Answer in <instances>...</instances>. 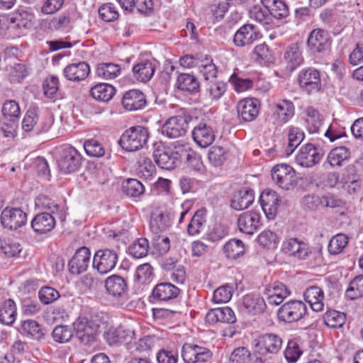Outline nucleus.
Segmentation results:
<instances>
[{
	"instance_id": "35",
	"label": "nucleus",
	"mask_w": 363,
	"mask_h": 363,
	"mask_svg": "<svg viewBox=\"0 0 363 363\" xmlns=\"http://www.w3.org/2000/svg\"><path fill=\"white\" fill-rule=\"evenodd\" d=\"M91 96L97 101L107 102L110 101L116 94L113 86L106 83H99L91 89Z\"/></svg>"
},
{
	"instance_id": "9",
	"label": "nucleus",
	"mask_w": 363,
	"mask_h": 363,
	"mask_svg": "<svg viewBox=\"0 0 363 363\" xmlns=\"http://www.w3.org/2000/svg\"><path fill=\"white\" fill-rule=\"evenodd\" d=\"M271 176L276 185L282 189L289 190L295 184L296 172L289 164L275 165L272 169Z\"/></svg>"
},
{
	"instance_id": "36",
	"label": "nucleus",
	"mask_w": 363,
	"mask_h": 363,
	"mask_svg": "<svg viewBox=\"0 0 363 363\" xmlns=\"http://www.w3.org/2000/svg\"><path fill=\"white\" fill-rule=\"evenodd\" d=\"M276 113L279 122L286 123L289 121L295 113V107L292 101L287 99L278 101L275 104Z\"/></svg>"
},
{
	"instance_id": "15",
	"label": "nucleus",
	"mask_w": 363,
	"mask_h": 363,
	"mask_svg": "<svg viewBox=\"0 0 363 363\" xmlns=\"http://www.w3.org/2000/svg\"><path fill=\"white\" fill-rule=\"evenodd\" d=\"M181 290L169 282L157 284L152 289L151 298L159 303H168L175 300Z\"/></svg>"
},
{
	"instance_id": "47",
	"label": "nucleus",
	"mask_w": 363,
	"mask_h": 363,
	"mask_svg": "<svg viewBox=\"0 0 363 363\" xmlns=\"http://www.w3.org/2000/svg\"><path fill=\"white\" fill-rule=\"evenodd\" d=\"M96 73L104 79H114L120 74L121 67L114 63H100L97 65Z\"/></svg>"
},
{
	"instance_id": "14",
	"label": "nucleus",
	"mask_w": 363,
	"mask_h": 363,
	"mask_svg": "<svg viewBox=\"0 0 363 363\" xmlns=\"http://www.w3.org/2000/svg\"><path fill=\"white\" fill-rule=\"evenodd\" d=\"M323 157L320 150L312 143L303 145L296 157V162L303 167H311L318 164Z\"/></svg>"
},
{
	"instance_id": "50",
	"label": "nucleus",
	"mask_w": 363,
	"mask_h": 363,
	"mask_svg": "<svg viewBox=\"0 0 363 363\" xmlns=\"http://www.w3.org/2000/svg\"><path fill=\"white\" fill-rule=\"evenodd\" d=\"M303 351L299 345V340H289L284 351V357L289 363H295L298 361Z\"/></svg>"
},
{
	"instance_id": "56",
	"label": "nucleus",
	"mask_w": 363,
	"mask_h": 363,
	"mask_svg": "<svg viewBox=\"0 0 363 363\" xmlns=\"http://www.w3.org/2000/svg\"><path fill=\"white\" fill-rule=\"evenodd\" d=\"M21 251L19 243L13 242L9 238H0V254L7 257H15Z\"/></svg>"
},
{
	"instance_id": "58",
	"label": "nucleus",
	"mask_w": 363,
	"mask_h": 363,
	"mask_svg": "<svg viewBox=\"0 0 363 363\" xmlns=\"http://www.w3.org/2000/svg\"><path fill=\"white\" fill-rule=\"evenodd\" d=\"M59 86L60 81L57 77H48L43 84L44 94L50 99L57 98Z\"/></svg>"
},
{
	"instance_id": "64",
	"label": "nucleus",
	"mask_w": 363,
	"mask_h": 363,
	"mask_svg": "<svg viewBox=\"0 0 363 363\" xmlns=\"http://www.w3.org/2000/svg\"><path fill=\"white\" fill-rule=\"evenodd\" d=\"M135 276L138 281L146 284L154 277L153 268L149 263L140 264L137 267Z\"/></svg>"
},
{
	"instance_id": "5",
	"label": "nucleus",
	"mask_w": 363,
	"mask_h": 363,
	"mask_svg": "<svg viewBox=\"0 0 363 363\" xmlns=\"http://www.w3.org/2000/svg\"><path fill=\"white\" fill-rule=\"evenodd\" d=\"M182 357L185 363H207L211 361L213 352L206 347L193 343H184Z\"/></svg>"
},
{
	"instance_id": "46",
	"label": "nucleus",
	"mask_w": 363,
	"mask_h": 363,
	"mask_svg": "<svg viewBox=\"0 0 363 363\" xmlns=\"http://www.w3.org/2000/svg\"><path fill=\"white\" fill-rule=\"evenodd\" d=\"M123 192L129 197H139L145 192L144 185L136 179H128L122 184Z\"/></svg>"
},
{
	"instance_id": "21",
	"label": "nucleus",
	"mask_w": 363,
	"mask_h": 363,
	"mask_svg": "<svg viewBox=\"0 0 363 363\" xmlns=\"http://www.w3.org/2000/svg\"><path fill=\"white\" fill-rule=\"evenodd\" d=\"M191 134L195 143L201 147H208L215 140L213 128L211 125L203 122H201L196 125Z\"/></svg>"
},
{
	"instance_id": "48",
	"label": "nucleus",
	"mask_w": 363,
	"mask_h": 363,
	"mask_svg": "<svg viewBox=\"0 0 363 363\" xmlns=\"http://www.w3.org/2000/svg\"><path fill=\"white\" fill-rule=\"evenodd\" d=\"M345 296L350 300L363 297V275L357 276L350 281Z\"/></svg>"
},
{
	"instance_id": "42",
	"label": "nucleus",
	"mask_w": 363,
	"mask_h": 363,
	"mask_svg": "<svg viewBox=\"0 0 363 363\" xmlns=\"http://www.w3.org/2000/svg\"><path fill=\"white\" fill-rule=\"evenodd\" d=\"M186 150H184V152H180L179 154L184 156V160L186 161L188 167L195 172L200 173L203 172L205 167L201 156L191 147H187L186 146Z\"/></svg>"
},
{
	"instance_id": "8",
	"label": "nucleus",
	"mask_w": 363,
	"mask_h": 363,
	"mask_svg": "<svg viewBox=\"0 0 363 363\" xmlns=\"http://www.w3.org/2000/svg\"><path fill=\"white\" fill-rule=\"evenodd\" d=\"M331 43L329 33L323 28L312 30L307 39V46L313 53H328L330 50Z\"/></svg>"
},
{
	"instance_id": "28",
	"label": "nucleus",
	"mask_w": 363,
	"mask_h": 363,
	"mask_svg": "<svg viewBox=\"0 0 363 363\" xmlns=\"http://www.w3.org/2000/svg\"><path fill=\"white\" fill-rule=\"evenodd\" d=\"M206 320L212 325L218 322L231 324L236 321V317L230 307L225 306L209 310L206 315Z\"/></svg>"
},
{
	"instance_id": "49",
	"label": "nucleus",
	"mask_w": 363,
	"mask_h": 363,
	"mask_svg": "<svg viewBox=\"0 0 363 363\" xmlns=\"http://www.w3.org/2000/svg\"><path fill=\"white\" fill-rule=\"evenodd\" d=\"M346 317L345 313L337 311H328L323 315L325 324L331 328H342L345 323Z\"/></svg>"
},
{
	"instance_id": "43",
	"label": "nucleus",
	"mask_w": 363,
	"mask_h": 363,
	"mask_svg": "<svg viewBox=\"0 0 363 363\" xmlns=\"http://www.w3.org/2000/svg\"><path fill=\"white\" fill-rule=\"evenodd\" d=\"M305 138L303 131L295 126H290L288 131L289 143L286 148L288 155H291L295 149L301 144Z\"/></svg>"
},
{
	"instance_id": "37",
	"label": "nucleus",
	"mask_w": 363,
	"mask_h": 363,
	"mask_svg": "<svg viewBox=\"0 0 363 363\" xmlns=\"http://www.w3.org/2000/svg\"><path fill=\"white\" fill-rule=\"evenodd\" d=\"M177 85L179 89L193 94L199 92L200 89V83L198 79L189 74H179L177 77Z\"/></svg>"
},
{
	"instance_id": "24",
	"label": "nucleus",
	"mask_w": 363,
	"mask_h": 363,
	"mask_svg": "<svg viewBox=\"0 0 363 363\" xmlns=\"http://www.w3.org/2000/svg\"><path fill=\"white\" fill-rule=\"evenodd\" d=\"M123 108L130 111L143 109L146 106L145 94L139 89H130L125 92L121 101Z\"/></svg>"
},
{
	"instance_id": "33",
	"label": "nucleus",
	"mask_w": 363,
	"mask_h": 363,
	"mask_svg": "<svg viewBox=\"0 0 363 363\" xmlns=\"http://www.w3.org/2000/svg\"><path fill=\"white\" fill-rule=\"evenodd\" d=\"M284 57L290 71L294 70L303 62L301 48L297 43H291L286 48Z\"/></svg>"
},
{
	"instance_id": "25",
	"label": "nucleus",
	"mask_w": 363,
	"mask_h": 363,
	"mask_svg": "<svg viewBox=\"0 0 363 363\" xmlns=\"http://www.w3.org/2000/svg\"><path fill=\"white\" fill-rule=\"evenodd\" d=\"M57 214L48 212L38 213L31 221L33 230L39 234L50 232L56 225L55 215Z\"/></svg>"
},
{
	"instance_id": "23",
	"label": "nucleus",
	"mask_w": 363,
	"mask_h": 363,
	"mask_svg": "<svg viewBox=\"0 0 363 363\" xmlns=\"http://www.w3.org/2000/svg\"><path fill=\"white\" fill-rule=\"evenodd\" d=\"M260 214L255 211L242 213L238 220L239 230L245 234H253L260 225Z\"/></svg>"
},
{
	"instance_id": "10",
	"label": "nucleus",
	"mask_w": 363,
	"mask_h": 363,
	"mask_svg": "<svg viewBox=\"0 0 363 363\" xmlns=\"http://www.w3.org/2000/svg\"><path fill=\"white\" fill-rule=\"evenodd\" d=\"M1 223L9 230H17L27 221V214L19 208H5L1 213Z\"/></svg>"
},
{
	"instance_id": "30",
	"label": "nucleus",
	"mask_w": 363,
	"mask_h": 363,
	"mask_svg": "<svg viewBox=\"0 0 363 363\" xmlns=\"http://www.w3.org/2000/svg\"><path fill=\"white\" fill-rule=\"evenodd\" d=\"M254 191L250 188H242L235 192L231 200V207L236 211L248 208L254 201Z\"/></svg>"
},
{
	"instance_id": "11",
	"label": "nucleus",
	"mask_w": 363,
	"mask_h": 363,
	"mask_svg": "<svg viewBox=\"0 0 363 363\" xmlns=\"http://www.w3.org/2000/svg\"><path fill=\"white\" fill-rule=\"evenodd\" d=\"M178 152H173L169 147L162 145H155L152 156L155 163L163 169L171 170L174 169L179 161L177 159Z\"/></svg>"
},
{
	"instance_id": "57",
	"label": "nucleus",
	"mask_w": 363,
	"mask_h": 363,
	"mask_svg": "<svg viewBox=\"0 0 363 363\" xmlns=\"http://www.w3.org/2000/svg\"><path fill=\"white\" fill-rule=\"evenodd\" d=\"M257 240L262 247L267 249L277 248L279 242L277 234L269 230L262 231Z\"/></svg>"
},
{
	"instance_id": "45",
	"label": "nucleus",
	"mask_w": 363,
	"mask_h": 363,
	"mask_svg": "<svg viewBox=\"0 0 363 363\" xmlns=\"http://www.w3.org/2000/svg\"><path fill=\"white\" fill-rule=\"evenodd\" d=\"M350 157L349 148L340 146L333 148L328 155V162L332 167L340 166L342 162L348 160Z\"/></svg>"
},
{
	"instance_id": "20",
	"label": "nucleus",
	"mask_w": 363,
	"mask_h": 363,
	"mask_svg": "<svg viewBox=\"0 0 363 363\" xmlns=\"http://www.w3.org/2000/svg\"><path fill=\"white\" fill-rule=\"evenodd\" d=\"M264 294L267 296L269 304L278 306L289 296L290 291L286 285L279 281H275L267 285L264 289Z\"/></svg>"
},
{
	"instance_id": "62",
	"label": "nucleus",
	"mask_w": 363,
	"mask_h": 363,
	"mask_svg": "<svg viewBox=\"0 0 363 363\" xmlns=\"http://www.w3.org/2000/svg\"><path fill=\"white\" fill-rule=\"evenodd\" d=\"M52 336L55 342H68L73 336V331L68 325H57L52 330Z\"/></svg>"
},
{
	"instance_id": "34",
	"label": "nucleus",
	"mask_w": 363,
	"mask_h": 363,
	"mask_svg": "<svg viewBox=\"0 0 363 363\" xmlns=\"http://www.w3.org/2000/svg\"><path fill=\"white\" fill-rule=\"evenodd\" d=\"M257 345L269 353L277 354L281 347L282 340L276 334L266 333L259 337Z\"/></svg>"
},
{
	"instance_id": "12",
	"label": "nucleus",
	"mask_w": 363,
	"mask_h": 363,
	"mask_svg": "<svg viewBox=\"0 0 363 363\" xmlns=\"http://www.w3.org/2000/svg\"><path fill=\"white\" fill-rule=\"evenodd\" d=\"M262 37L259 30L254 25H242L235 33L233 43L236 47L249 46Z\"/></svg>"
},
{
	"instance_id": "29",
	"label": "nucleus",
	"mask_w": 363,
	"mask_h": 363,
	"mask_svg": "<svg viewBox=\"0 0 363 363\" xmlns=\"http://www.w3.org/2000/svg\"><path fill=\"white\" fill-rule=\"evenodd\" d=\"M171 226L169 214L166 211H155L151 213L150 228L155 234L167 230Z\"/></svg>"
},
{
	"instance_id": "55",
	"label": "nucleus",
	"mask_w": 363,
	"mask_h": 363,
	"mask_svg": "<svg viewBox=\"0 0 363 363\" xmlns=\"http://www.w3.org/2000/svg\"><path fill=\"white\" fill-rule=\"evenodd\" d=\"M348 244V237L345 234H337L333 236L328 244V252L331 255H338Z\"/></svg>"
},
{
	"instance_id": "53",
	"label": "nucleus",
	"mask_w": 363,
	"mask_h": 363,
	"mask_svg": "<svg viewBox=\"0 0 363 363\" xmlns=\"http://www.w3.org/2000/svg\"><path fill=\"white\" fill-rule=\"evenodd\" d=\"M149 248L148 240L146 238H138L129 247L128 253L135 258H142L147 255Z\"/></svg>"
},
{
	"instance_id": "52",
	"label": "nucleus",
	"mask_w": 363,
	"mask_h": 363,
	"mask_svg": "<svg viewBox=\"0 0 363 363\" xmlns=\"http://www.w3.org/2000/svg\"><path fill=\"white\" fill-rule=\"evenodd\" d=\"M36 208L43 210L49 211L50 213H58L60 211V206L54 200L48 196L40 194L38 196L35 200Z\"/></svg>"
},
{
	"instance_id": "40",
	"label": "nucleus",
	"mask_w": 363,
	"mask_h": 363,
	"mask_svg": "<svg viewBox=\"0 0 363 363\" xmlns=\"http://www.w3.org/2000/svg\"><path fill=\"white\" fill-rule=\"evenodd\" d=\"M16 307L15 302L11 299L6 300L0 308V322L10 325L16 320Z\"/></svg>"
},
{
	"instance_id": "19",
	"label": "nucleus",
	"mask_w": 363,
	"mask_h": 363,
	"mask_svg": "<svg viewBox=\"0 0 363 363\" xmlns=\"http://www.w3.org/2000/svg\"><path fill=\"white\" fill-rule=\"evenodd\" d=\"M281 250L285 254L298 259H306L311 251L308 245L297 238H289L283 242Z\"/></svg>"
},
{
	"instance_id": "60",
	"label": "nucleus",
	"mask_w": 363,
	"mask_h": 363,
	"mask_svg": "<svg viewBox=\"0 0 363 363\" xmlns=\"http://www.w3.org/2000/svg\"><path fill=\"white\" fill-rule=\"evenodd\" d=\"M22 332L33 337L35 339L39 340L43 336L40 325L37 321L33 320H26L21 323Z\"/></svg>"
},
{
	"instance_id": "44",
	"label": "nucleus",
	"mask_w": 363,
	"mask_h": 363,
	"mask_svg": "<svg viewBox=\"0 0 363 363\" xmlns=\"http://www.w3.org/2000/svg\"><path fill=\"white\" fill-rule=\"evenodd\" d=\"M138 174L146 180L151 179L156 174V168L150 158L141 156L138 160Z\"/></svg>"
},
{
	"instance_id": "38",
	"label": "nucleus",
	"mask_w": 363,
	"mask_h": 363,
	"mask_svg": "<svg viewBox=\"0 0 363 363\" xmlns=\"http://www.w3.org/2000/svg\"><path fill=\"white\" fill-rule=\"evenodd\" d=\"M200 62L198 69L203 79L206 82L215 79L218 75V67L214 64L211 56L204 55Z\"/></svg>"
},
{
	"instance_id": "26",
	"label": "nucleus",
	"mask_w": 363,
	"mask_h": 363,
	"mask_svg": "<svg viewBox=\"0 0 363 363\" xmlns=\"http://www.w3.org/2000/svg\"><path fill=\"white\" fill-rule=\"evenodd\" d=\"M105 288L107 293L115 298H123L128 293L126 280L119 275H111L105 281Z\"/></svg>"
},
{
	"instance_id": "4",
	"label": "nucleus",
	"mask_w": 363,
	"mask_h": 363,
	"mask_svg": "<svg viewBox=\"0 0 363 363\" xmlns=\"http://www.w3.org/2000/svg\"><path fill=\"white\" fill-rule=\"evenodd\" d=\"M307 313V307L301 301H290L284 303L278 310L279 320L285 323H294L302 319Z\"/></svg>"
},
{
	"instance_id": "59",
	"label": "nucleus",
	"mask_w": 363,
	"mask_h": 363,
	"mask_svg": "<svg viewBox=\"0 0 363 363\" xmlns=\"http://www.w3.org/2000/svg\"><path fill=\"white\" fill-rule=\"evenodd\" d=\"M252 57L257 62H270L273 60L272 51L264 43L255 47Z\"/></svg>"
},
{
	"instance_id": "22",
	"label": "nucleus",
	"mask_w": 363,
	"mask_h": 363,
	"mask_svg": "<svg viewBox=\"0 0 363 363\" xmlns=\"http://www.w3.org/2000/svg\"><path fill=\"white\" fill-rule=\"evenodd\" d=\"M90 73V67L81 61L67 65L63 69V76L69 81L79 82L84 80Z\"/></svg>"
},
{
	"instance_id": "6",
	"label": "nucleus",
	"mask_w": 363,
	"mask_h": 363,
	"mask_svg": "<svg viewBox=\"0 0 363 363\" xmlns=\"http://www.w3.org/2000/svg\"><path fill=\"white\" fill-rule=\"evenodd\" d=\"M118 259L114 250L104 248L98 250L93 257V267L101 274H106L113 270Z\"/></svg>"
},
{
	"instance_id": "39",
	"label": "nucleus",
	"mask_w": 363,
	"mask_h": 363,
	"mask_svg": "<svg viewBox=\"0 0 363 363\" xmlns=\"http://www.w3.org/2000/svg\"><path fill=\"white\" fill-rule=\"evenodd\" d=\"M245 246L238 239H230L223 246V252L229 259H235L245 254Z\"/></svg>"
},
{
	"instance_id": "17",
	"label": "nucleus",
	"mask_w": 363,
	"mask_h": 363,
	"mask_svg": "<svg viewBox=\"0 0 363 363\" xmlns=\"http://www.w3.org/2000/svg\"><path fill=\"white\" fill-rule=\"evenodd\" d=\"M259 111V101L256 99H244L237 105V112L240 120L245 122L254 121Z\"/></svg>"
},
{
	"instance_id": "3",
	"label": "nucleus",
	"mask_w": 363,
	"mask_h": 363,
	"mask_svg": "<svg viewBox=\"0 0 363 363\" xmlns=\"http://www.w3.org/2000/svg\"><path fill=\"white\" fill-rule=\"evenodd\" d=\"M81 154L71 145H63L59 150L57 165L61 172L69 174L77 171L82 164Z\"/></svg>"
},
{
	"instance_id": "2",
	"label": "nucleus",
	"mask_w": 363,
	"mask_h": 363,
	"mask_svg": "<svg viewBox=\"0 0 363 363\" xmlns=\"http://www.w3.org/2000/svg\"><path fill=\"white\" fill-rule=\"evenodd\" d=\"M191 116L185 111L170 117L162 126V134L169 138H177L186 135Z\"/></svg>"
},
{
	"instance_id": "61",
	"label": "nucleus",
	"mask_w": 363,
	"mask_h": 363,
	"mask_svg": "<svg viewBox=\"0 0 363 363\" xmlns=\"http://www.w3.org/2000/svg\"><path fill=\"white\" fill-rule=\"evenodd\" d=\"M39 119L40 117L35 109L28 110L22 121V129L25 132L34 130L36 133V128Z\"/></svg>"
},
{
	"instance_id": "32",
	"label": "nucleus",
	"mask_w": 363,
	"mask_h": 363,
	"mask_svg": "<svg viewBox=\"0 0 363 363\" xmlns=\"http://www.w3.org/2000/svg\"><path fill=\"white\" fill-rule=\"evenodd\" d=\"M156 69V64L149 60L138 63L133 67V77L140 82H147L151 79Z\"/></svg>"
},
{
	"instance_id": "54",
	"label": "nucleus",
	"mask_w": 363,
	"mask_h": 363,
	"mask_svg": "<svg viewBox=\"0 0 363 363\" xmlns=\"http://www.w3.org/2000/svg\"><path fill=\"white\" fill-rule=\"evenodd\" d=\"M306 123L310 133H316L318 131L322 124V120L319 112L314 108L310 106L306 108Z\"/></svg>"
},
{
	"instance_id": "18",
	"label": "nucleus",
	"mask_w": 363,
	"mask_h": 363,
	"mask_svg": "<svg viewBox=\"0 0 363 363\" xmlns=\"http://www.w3.org/2000/svg\"><path fill=\"white\" fill-rule=\"evenodd\" d=\"M259 201L266 216L269 219H274L280 202L277 192L271 189L264 190L259 196Z\"/></svg>"
},
{
	"instance_id": "13",
	"label": "nucleus",
	"mask_w": 363,
	"mask_h": 363,
	"mask_svg": "<svg viewBox=\"0 0 363 363\" xmlns=\"http://www.w3.org/2000/svg\"><path fill=\"white\" fill-rule=\"evenodd\" d=\"M91 261V251L84 246L79 248L68 263L69 272L74 275H79L86 272Z\"/></svg>"
},
{
	"instance_id": "1",
	"label": "nucleus",
	"mask_w": 363,
	"mask_h": 363,
	"mask_svg": "<svg viewBox=\"0 0 363 363\" xmlns=\"http://www.w3.org/2000/svg\"><path fill=\"white\" fill-rule=\"evenodd\" d=\"M149 138L148 130L141 125L127 129L119 140L121 147L128 152L137 151L143 148Z\"/></svg>"
},
{
	"instance_id": "7",
	"label": "nucleus",
	"mask_w": 363,
	"mask_h": 363,
	"mask_svg": "<svg viewBox=\"0 0 363 363\" xmlns=\"http://www.w3.org/2000/svg\"><path fill=\"white\" fill-rule=\"evenodd\" d=\"M297 80L301 91L308 95L317 93L321 88L320 72L313 67L301 69Z\"/></svg>"
},
{
	"instance_id": "31",
	"label": "nucleus",
	"mask_w": 363,
	"mask_h": 363,
	"mask_svg": "<svg viewBox=\"0 0 363 363\" xmlns=\"http://www.w3.org/2000/svg\"><path fill=\"white\" fill-rule=\"evenodd\" d=\"M304 299L310 304L313 311L315 312L323 311L324 293L320 287L312 286L307 288L304 292Z\"/></svg>"
},
{
	"instance_id": "27",
	"label": "nucleus",
	"mask_w": 363,
	"mask_h": 363,
	"mask_svg": "<svg viewBox=\"0 0 363 363\" xmlns=\"http://www.w3.org/2000/svg\"><path fill=\"white\" fill-rule=\"evenodd\" d=\"M240 308L245 313L257 315L264 311L266 303L259 295L249 294L243 296Z\"/></svg>"
},
{
	"instance_id": "41",
	"label": "nucleus",
	"mask_w": 363,
	"mask_h": 363,
	"mask_svg": "<svg viewBox=\"0 0 363 363\" xmlns=\"http://www.w3.org/2000/svg\"><path fill=\"white\" fill-rule=\"evenodd\" d=\"M206 223V210L205 208L197 210L187 226L188 234L190 235H198Z\"/></svg>"
},
{
	"instance_id": "63",
	"label": "nucleus",
	"mask_w": 363,
	"mask_h": 363,
	"mask_svg": "<svg viewBox=\"0 0 363 363\" xmlns=\"http://www.w3.org/2000/svg\"><path fill=\"white\" fill-rule=\"evenodd\" d=\"M86 153L94 157H101L104 155L105 150L101 143L94 138L86 140L84 143Z\"/></svg>"
},
{
	"instance_id": "16",
	"label": "nucleus",
	"mask_w": 363,
	"mask_h": 363,
	"mask_svg": "<svg viewBox=\"0 0 363 363\" xmlns=\"http://www.w3.org/2000/svg\"><path fill=\"white\" fill-rule=\"evenodd\" d=\"M99 327V324L89 321L86 317H79L73 323L77 335L84 343H88L95 338Z\"/></svg>"
},
{
	"instance_id": "51",
	"label": "nucleus",
	"mask_w": 363,
	"mask_h": 363,
	"mask_svg": "<svg viewBox=\"0 0 363 363\" xmlns=\"http://www.w3.org/2000/svg\"><path fill=\"white\" fill-rule=\"evenodd\" d=\"M227 90V84L223 81H209L206 85V92L211 100L217 101Z\"/></svg>"
}]
</instances>
